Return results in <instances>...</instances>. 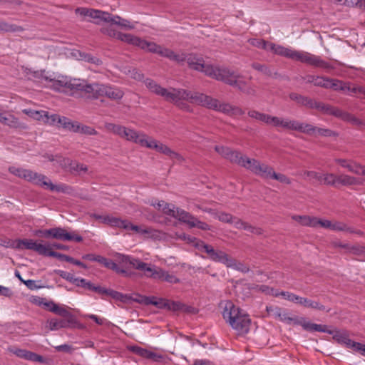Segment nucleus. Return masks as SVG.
I'll list each match as a JSON object with an SVG mask.
<instances>
[{
  "instance_id": "nucleus-45",
  "label": "nucleus",
  "mask_w": 365,
  "mask_h": 365,
  "mask_svg": "<svg viewBox=\"0 0 365 365\" xmlns=\"http://www.w3.org/2000/svg\"><path fill=\"white\" fill-rule=\"evenodd\" d=\"M289 98L297 102L298 103L302 105V106H305L308 108H309V103H311L312 102V100L311 98H309L307 97H305V96H301V95H299L297 93H292L289 95Z\"/></svg>"
},
{
  "instance_id": "nucleus-54",
  "label": "nucleus",
  "mask_w": 365,
  "mask_h": 365,
  "mask_svg": "<svg viewBox=\"0 0 365 365\" xmlns=\"http://www.w3.org/2000/svg\"><path fill=\"white\" fill-rule=\"evenodd\" d=\"M190 227H197L202 230H209L210 226L208 224L200 221L197 218L195 217L193 218L192 223L190 224Z\"/></svg>"
},
{
  "instance_id": "nucleus-18",
  "label": "nucleus",
  "mask_w": 365,
  "mask_h": 365,
  "mask_svg": "<svg viewBox=\"0 0 365 365\" xmlns=\"http://www.w3.org/2000/svg\"><path fill=\"white\" fill-rule=\"evenodd\" d=\"M52 238L63 241H76L78 242L83 240L81 236L75 232H68L65 229L61 227L53 228Z\"/></svg>"
},
{
  "instance_id": "nucleus-35",
  "label": "nucleus",
  "mask_w": 365,
  "mask_h": 365,
  "mask_svg": "<svg viewBox=\"0 0 365 365\" xmlns=\"http://www.w3.org/2000/svg\"><path fill=\"white\" fill-rule=\"evenodd\" d=\"M24 28L16 24H10L6 21H0V33L1 32H12L19 33L24 31Z\"/></svg>"
},
{
  "instance_id": "nucleus-31",
  "label": "nucleus",
  "mask_w": 365,
  "mask_h": 365,
  "mask_svg": "<svg viewBox=\"0 0 365 365\" xmlns=\"http://www.w3.org/2000/svg\"><path fill=\"white\" fill-rule=\"evenodd\" d=\"M315 217L309 215H292V219L302 226L315 227Z\"/></svg>"
},
{
  "instance_id": "nucleus-42",
  "label": "nucleus",
  "mask_w": 365,
  "mask_h": 365,
  "mask_svg": "<svg viewBox=\"0 0 365 365\" xmlns=\"http://www.w3.org/2000/svg\"><path fill=\"white\" fill-rule=\"evenodd\" d=\"M251 66L255 70L258 71L267 76H274L277 74L276 72H273L270 68L267 67L264 64L255 62L252 63Z\"/></svg>"
},
{
  "instance_id": "nucleus-49",
  "label": "nucleus",
  "mask_w": 365,
  "mask_h": 365,
  "mask_svg": "<svg viewBox=\"0 0 365 365\" xmlns=\"http://www.w3.org/2000/svg\"><path fill=\"white\" fill-rule=\"evenodd\" d=\"M330 230L334 231L353 232L351 227H348L344 222L337 221H331Z\"/></svg>"
},
{
  "instance_id": "nucleus-16",
  "label": "nucleus",
  "mask_w": 365,
  "mask_h": 365,
  "mask_svg": "<svg viewBox=\"0 0 365 365\" xmlns=\"http://www.w3.org/2000/svg\"><path fill=\"white\" fill-rule=\"evenodd\" d=\"M47 327L51 331L58 330L63 328L78 327L83 329V325L79 324L75 317L68 319H56L53 318L47 322Z\"/></svg>"
},
{
  "instance_id": "nucleus-47",
  "label": "nucleus",
  "mask_w": 365,
  "mask_h": 365,
  "mask_svg": "<svg viewBox=\"0 0 365 365\" xmlns=\"http://www.w3.org/2000/svg\"><path fill=\"white\" fill-rule=\"evenodd\" d=\"M168 299H163V298H157L155 297H150L148 301V305L152 304L155 305L158 308H165L168 307Z\"/></svg>"
},
{
  "instance_id": "nucleus-56",
  "label": "nucleus",
  "mask_w": 365,
  "mask_h": 365,
  "mask_svg": "<svg viewBox=\"0 0 365 365\" xmlns=\"http://www.w3.org/2000/svg\"><path fill=\"white\" fill-rule=\"evenodd\" d=\"M133 296L134 297L130 296V299H129V300H133L141 304L148 305L150 297L143 296L139 294H134Z\"/></svg>"
},
{
  "instance_id": "nucleus-38",
  "label": "nucleus",
  "mask_w": 365,
  "mask_h": 365,
  "mask_svg": "<svg viewBox=\"0 0 365 365\" xmlns=\"http://www.w3.org/2000/svg\"><path fill=\"white\" fill-rule=\"evenodd\" d=\"M298 324H300L304 328V329L307 331L319 332L327 331L326 327L321 324H317L309 322H299Z\"/></svg>"
},
{
  "instance_id": "nucleus-55",
  "label": "nucleus",
  "mask_w": 365,
  "mask_h": 365,
  "mask_svg": "<svg viewBox=\"0 0 365 365\" xmlns=\"http://www.w3.org/2000/svg\"><path fill=\"white\" fill-rule=\"evenodd\" d=\"M271 179H274L284 184H290L291 180L289 178H287L285 175L281 174V173H277L274 171H273L272 175L270 178Z\"/></svg>"
},
{
  "instance_id": "nucleus-25",
  "label": "nucleus",
  "mask_w": 365,
  "mask_h": 365,
  "mask_svg": "<svg viewBox=\"0 0 365 365\" xmlns=\"http://www.w3.org/2000/svg\"><path fill=\"white\" fill-rule=\"evenodd\" d=\"M94 262H98L100 264H103L105 267L112 269V270L116 272L117 273L123 274L125 276L129 275L127 270L119 267L118 264H116L115 262H113L112 260L108 259H107L104 257H102L101 255H96Z\"/></svg>"
},
{
  "instance_id": "nucleus-24",
  "label": "nucleus",
  "mask_w": 365,
  "mask_h": 365,
  "mask_svg": "<svg viewBox=\"0 0 365 365\" xmlns=\"http://www.w3.org/2000/svg\"><path fill=\"white\" fill-rule=\"evenodd\" d=\"M110 36L115 37V38L127 43L130 45L140 47V44L141 43L142 38L134 36L130 34H123L121 32H115L113 31L112 33H109Z\"/></svg>"
},
{
  "instance_id": "nucleus-46",
  "label": "nucleus",
  "mask_w": 365,
  "mask_h": 365,
  "mask_svg": "<svg viewBox=\"0 0 365 365\" xmlns=\"http://www.w3.org/2000/svg\"><path fill=\"white\" fill-rule=\"evenodd\" d=\"M248 41L252 46H253L255 47H257L258 48H262L265 51L269 50V44H270V42H269V41H266L263 39H259V38H250V39H249Z\"/></svg>"
},
{
  "instance_id": "nucleus-36",
  "label": "nucleus",
  "mask_w": 365,
  "mask_h": 365,
  "mask_svg": "<svg viewBox=\"0 0 365 365\" xmlns=\"http://www.w3.org/2000/svg\"><path fill=\"white\" fill-rule=\"evenodd\" d=\"M103 222L118 227H126L128 225L126 220H122L119 218L110 215H105Z\"/></svg>"
},
{
  "instance_id": "nucleus-60",
  "label": "nucleus",
  "mask_w": 365,
  "mask_h": 365,
  "mask_svg": "<svg viewBox=\"0 0 365 365\" xmlns=\"http://www.w3.org/2000/svg\"><path fill=\"white\" fill-rule=\"evenodd\" d=\"M77 133L91 135L96 134V131L94 128H93L90 126L81 125L80 123H79V128L78 129Z\"/></svg>"
},
{
  "instance_id": "nucleus-10",
  "label": "nucleus",
  "mask_w": 365,
  "mask_h": 365,
  "mask_svg": "<svg viewBox=\"0 0 365 365\" xmlns=\"http://www.w3.org/2000/svg\"><path fill=\"white\" fill-rule=\"evenodd\" d=\"M143 276L147 278L171 284H176L180 282V279L173 274L152 264H148Z\"/></svg>"
},
{
  "instance_id": "nucleus-26",
  "label": "nucleus",
  "mask_w": 365,
  "mask_h": 365,
  "mask_svg": "<svg viewBox=\"0 0 365 365\" xmlns=\"http://www.w3.org/2000/svg\"><path fill=\"white\" fill-rule=\"evenodd\" d=\"M61 164L63 167L68 169L71 172L76 173H86L88 170V168L84 164L79 163L76 161H73L69 158H63L61 161Z\"/></svg>"
},
{
  "instance_id": "nucleus-41",
  "label": "nucleus",
  "mask_w": 365,
  "mask_h": 365,
  "mask_svg": "<svg viewBox=\"0 0 365 365\" xmlns=\"http://www.w3.org/2000/svg\"><path fill=\"white\" fill-rule=\"evenodd\" d=\"M331 106H329L328 104H325L322 102L316 101L314 100H312L311 103H309V108H315L318 110L321 111L324 114L329 115L330 110H331Z\"/></svg>"
},
{
  "instance_id": "nucleus-30",
  "label": "nucleus",
  "mask_w": 365,
  "mask_h": 365,
  "mask_svg": "<svg viewBox=\"0 0 365 365\" xmlns=\"http://www.w3.org/2000/svg\"><path fill=\"white\" fill-rule=\"evenodd\" d=\"M362 183L358 178L346 175V174H341L338 176L337 185H341L343 186H351V185H361Z\"/></svg>"
},
{
  "instance_id": "nucleus-58",
  "label": "nucleus",
  "mask_w": 365,
  "mask_h": 365,
  "mask_svg": "<svg viewBox=\"0 0 365 365\" xmlns=\"http://www.w3.org/2000/svg\"><path fill=\"white\" fill-rule=\"evenodd\" d=\"M331 221L328 220H322L319 219L318 217H315V227H322L325 229H329L331 228Z\"/></svg>"
},
{
  "instance_id": "nucleus-50",
  "label": "nucleus",
  "mask_w": 365,
  "mask_h": 365,
  "mask_svg": "<svg viewBox=\"0 0 365 365\" xmlns=\"http://www.w3.org/2000/svg\"><path fill=\"white\" fill-rule=\"evenodd\" d=\"M61 116L53 114L51 115H48V113L46 111V116L43 117V121L44 123H47L50 125H56L58 126L59 125V118H61Z\"/></svg>"
},
{
  "instance_id": "nucleus-14",
  "label": "nucleus",
  "mask_w": 365,
  "mask_h": 365,
  "mask_svg": "<svg viewBox=\"0 0 365 365\" xmlns=\"http://www.w3.org/2000/svg\"><path fill=\"white\" fill-rule=\"evenodd\" d=\"M330 334L333 335V339L337 343L346 346L347 348L353 349L354 350L361 353L364 344L359 342H355L349 339V333L346 330L341 331H327Z\"/></svg>"
},
{
  "instance_id": "nucleus-11",
  "label": "nucleus",
  "mask_w": 365,
  "mask_h": 365,
  "mask_svg": "<svg viewBox=\"0 0 365 365\" xmlns=\"http://www.w3.org/2000/svg\"><path fill=\"white\" fill-rule=\"evenodd\" d=\"M200 251L204 252L207 255V257L215 262H219L227 265L230 255L221 250H216L212 245L205 243L203 241H197L195 244Z\"/></svg>"
},
{
  "instance_id": "nucleus-39",
  "label": "nucleus",
  "mask_w": 365,
  "mask_h": 365,
  "mask_svg": "<svg viewBox=\"0 0 365 365\" xmlns=\"http://www.w3.org/2000/svg\"><path fill=\"white\" fill-rule=\"evenodd\" d=\"M247 114L250 118L263 122L267 125H269L272 116L266 113H260L255 110H249Z\"/></svg>"
},
{
  "instance_id": "nucleus-32",
  "label": "nucleus",
  "mask_w": 365,
  "mask_h": 365,
  "mask_svg": "<svg viewBox=\"0 0 365 365\" xmlns=\"http://www.w3.org/2000/svg\"><path fill=\"white\" fill-rule=\"evenodd\" d=\"M295 123L296 125H294V131H298L314 136L317 127L311 124L304 123L298 120H296Z\"/></svg>"
},
{
  "instance_id": "nucleus-21",
  "label": "nucleus",
  "mask_w": 365,
  "mask_h": 365,
  "mask_svg": "<svg viewBox=\"0 0 365 365\" xmlns=\"http://www.w3.org/2000/svg\"><path fill=\"white\" fill-rule=\"evenodd\" d=\"M0 123L7 125L11 128L25 130L27 128V125L19 120L18 118L14 115L6 112L4 116H0Z\"/></svg>"
},
{
  "instance_id": "nucleus-40",
  "label": "nucleus",
  "mask_w": 365,
  "mask_h": 365,
  "mask_svg": "<svg viewBox=\"0 0 365 365\" xmlns=\"http://www.w3.org/2000/svg\"><path fill=\"white\" fill-rule=\"evenodd\" d=\"M22 112L30 118L39 121H43V117L46 116V111L45 110H35L26 108Z\"/></svg>"
},
{
  "instance_id": "nucleus-19",
  "label": "nucleus",
  "mask_w": 365,
  "mask_h": 365,
  "mask_svg": "<svg viewBox=\"0 0 365 365\" xmlns=\"http://www.w3.org/2000/svg\"><path fill=\"white\" fill-rule=\"evenodd\" d=\"M334 161L351 173L356 175H365V167L354 161L342 158H336Z\"/></svg>"
},
{
  "instance_id": "nucleus-29",
  "label": "nucleus",
  "mask_w": 365,
  "mask_h": 365,
  "mask_svg": "<svg viewBox=\"0 0 365 365\" xmlns=\"http://www.w3.org/2000/svg\"><path fill=\"white\" fill-rule=\"evenodd\" d=\"M174 215H175L173 216V217L176 218L179 221L187 224L189 227L190 226V224L192 223V221L194 218V216L190 213L178 207L175 208Z\"/></svg>"
},
{
  "instance_id": "nucleus-34",
  "label": "nucleus",
  "mask_w": 365,
  "mask_h": 365,
  "mask_svg": "<svg viewBox=\"0 0 365 365\" xmlns=\"http://www.w3.org/2000/svg\"><path fill=\"white\" fill-rule=\"evenodd\" d=\"M297 304L305 307L312 308L317 310H324L325 307L318 302L312 301L308 298L299 297Z\"/></svg>"
},
{
  "instance_id": "nucleus-5",
  "label": "nucleus",
  "mask_w": 365,
  "mask_h": 365,
  "mask_svg": "<svg viewBox=\"0 0 365 365\" xmlns=\"http://www.w3.org/2000/svg\"><path fill=\"white\" fill-rule=\"evenodd\" d=\"M268 51L292 60L299 61L315 67L324 68L327 72L334 68L330 63L322 59L320 56L306 51L293 50L272 42H270Z\"/></svg>"
},
{
  "instance_id": "nucleus-57",
  "label": "nucleus",
  "mask_w": 365,
  "mask_h": 365,
  "mask_svg": "<svg viewBox=\"0 0 365 365\" xmlns=\"http://www.w3.org/2000/svg\"><path fill=\"white\" fill-rule=\"evenodd\" d=\"M349 253H352L357 256H364L365 257V247L360 245H354L349 247Z\"/></svg>"
},
{
  "instance_id": "nucleus-27",
  "label": "nucleus",
  "mask_w": 365,
  "mask_h": 365,
  "mask_svg": "<svg viewBox=\"0 0 365 365\" xmlns=\"http://www.w3.org/2000/svg\"><path fill=\"white\" fill-rule=\"evenodd\" d=\"M151 205L167 215H169L170 217L175 215L174 212L176 207L175 205L172 204H169L163 200H161L158 202L152 201Z\"/></svg>"
},
{
  "instance_id": "nucleus-28",
  "label": "nucleus",
  "mask_w": 365,
  "mask_h": 365,
  "mask_svg": "<svg viewBox=\"0 0 365 365\" xmlns=\"http://www.w3.org/2000/svg\"><path fill=\"white\" fill-rule=\"evenodd\" d=\"M103 21L110 22L113 24L120 26L127 29H134V26L131 24L129 21L122 19L118 16H112L109 13H108V16H105Z\"/></svg>"
},
{
  "instance_id": "nucleus-3",
  "label": "nucleus",
  "mask_w": 365,
  "mask_h": 365,
  "mask_svg": "<svg viewBox=\"0 0 365 365\" xmlns=\"http://www.w3.org/2000/svg\"><path fill=\"white\" fill-rule=\"evenodd\" d=\"M106 128L113 134L124 138L128 141L135 143L142 147L155 150L157 152L169 156L173 160L178 161L182 160V157L178 153L172 150L166 145L148 136L145 133L137 131L130 128H127L120 125L113 123H107Z\"/></svg>"
},
{
  "instance_id": "nucleus-12",
  "label": "nucleus",
  "mask_w": 365,
  "mask_h": 365,
  "mask_svg": "<svg viewBox=\"0 0 365 365\" xmlns=\"http://www.w3.org/2000/svg\"><path fill=\"white\" fill-rule=\"evenodd\" d=\"M43 241L37 242L34 240H16L11 244V247L18 250L26 249L36 252L38 255L45 256L48 244H43Z\"/></svg>"
},
{
  "instance_id": "nucleus-44",
  "label": "nucleus",
  "mask_w": 365,
  "mask_h": 365,
  "mask_svg": "<svg viewBox=\"0 0 365 365\" xmlns=\"http://www.w3.org/2000/svg\"><path fill=\"white\" fill-rule=\"evenodd\" d=\"M106 295L110 296L113 299L118 300L122 302H126L130 299V296L128 294H124L117 291H114L112 289H107Z\"/></svg>"
},
{
  "instance_id": "nucleus-43",
  "label": "nucleus",
  "mask_w": 365,
  "mask_h": 365,
  "mask_svg": "<svg viewBox=\"0 0 365 365\" xmlns=\"http://www.w3.org/2000/svg\"><path fill=\"white\" fill-rule=\"evenodd\" d=\"M338 176L339 175L329 173L322 174V182L327 185L335 187L337 185Z\"/></svg>"
},
{
  "instance_id": "nucleus-15",
  "label": "nucleus",
  "mask_w": 365,
  "mask_h": 365,
  "mask_svg": "<svg viewBox=\"0 0 365 365\" xmlns=\"http://www.w3.org/2000/svg\"><path fill=\"white\" fill-rule=\"evenodd\" d=\"M139 48L150 53H158L161 56L168 58L171 61H173L174 57L173 56L175 55V52L173 51L162 47L161 46L158 45L154 42L147 41L144 39H142Z\"/></svg>"
},
{
  "instance_id": "nucleus-61",
  "label": "nucleus",
  "mask_w": 365,
  "mask_h": 365,
  "mask_svg": "<svg viewBox=\"0 0 365 365\" xmlns=\"http://www.w3.org/2000/svg\"><path fill=\"white\" fill-rule=\"evenodd\" d=\"M316 80L317 81L314 86L322 87L324 88H329L330 78L324 76H317Z\"/></svg>"
},
{
  "instance_id": "nucleus-2",
  "label": "nucleus",
  "mask_w": 365,
  "mask_h": 365,
  "mask_svg": "<svg viewBox=\"0 0 365 365\" xmlns=\"http://www.w3.org/2000/svg\"><path fill=\"white\" fill-rule=\"evenodd\" d=\"M173 56V61L180 65L186 62L189 68L192 70L202 72L212 78L235 87L247 95L255 96L256 94L254 86L244 81L240 74L227 67L205 63L201 54L179 52L175 53Z\"/></svg>"
},
{
  "instance_id": "nucleus-8",
  "label": "nucleus",
  "mask_w": 365,
  "mask_h": 365,
  "mask_svg": "<svg viewBox=\"0 0 365 365\" xmlns=\"http://www.w3.org/2000/svg\"><path fill=\"white\" fill-rule=\"evenodd\" d=\"M48 81V87L54 91L63 93L71 91L72 94L81 91L84 94L86 81L81 79H70L66 76H58L57 79L45 77Z\"/></svg>"
},
{
  "instance_id": "nucleus-4",
  "label": "nucleus",
  "mask_w": 365,
  "mask_h": 365,
  "mask_svg": "<svg viewBox=\"0 0 365 365\" xmlns=\"http://www.w3.org/2000/svg\"><path fill=\"white\" fill-rule=\"evenodd\" d=\"M215 150L231 163L237 164L261 178L269 179L274 171L273 168L268 165L261 163L257 160L250 158L239 151L232 150L229 148L219 145H216Z\"/></svg>"
},
{
  "instance_id": "nucleus-7",
  "label": "nucleus",
  "mask_w": 365,
  "mask_h": 365,
  "mask_svg": "<svg viewBox=\"0 0 365 365\" xmlns=\"http://www.w3.org/2000/svg\"><path fill=\"white\" fill-rule=\"evenodd\" d=\"M9 172L13 175L23 178L34 185L45 187L51 191L61 192L63 189L61 186L53 185L48 178L40 173L34 172L30 170L11 167Z\"/></svg>"
},
{
  "instance_id": "nucleus-20",
  "label": "nucleus",
  "mask_w": 365,
  "mask_h": 365,
  "mask_svg": "<svg viewBox=\"0 0 365 365\" xmlns=\"http://www.w3.org/2000/svg\"><path fill=\"white\" fill-rule=\"evenodd\" d=\"M295 122L296 120L294 119L272 115L269 125L294 131V125H296Z\"/></svg>"
},
{
  "instance_id": "nucleus-17",
  "label": "nucleus",
  "mask_w": 365,
  "mask_h": 365,
  "mask_svg": "<svg viewBox=\"0 0 365 365\" xmlns=\"http://www.w3.org/2000/svg\"><path fill=\"white\" fill-rule=\"evenodd\" d=\"M7 350L10 353L14 354L17 357L24 359L25 360H28V361H31L41 362V363L43 362V356H41L34 352H32V351H28L26 349H19V348H17L14 346H9Z\"/></svg>"
},
{
  "instance_id": "nucleus-6",
  "label": "nucleus",
  "mask_w": 365,
  "mask_h": 365,
  "mask_svg": "<svg viewBox=\"0 0 365 365\" xmlns=\"http://www.w3.org/2000/svg\"><path fill=\"white\" fill-rule=\"evenodd\" d=\"M222 316L238 334H245L250 331L251 320L249 315L232 302H225Z\"/></svg>"
},
{
  "instance_id": "nucleus-23",
  "label": "nucleus",
  "mask_w": 365,
  "mask_h": 365,
  "mask_svg": "<svg viewBox=\"0 0 365 365\" xmlns=\"http://www.w3.org/2000/svg\"><path fill=\"white\" fill-rule=\"evenodd\" d=\"M334 115L344 121L349 122L353 125H360L361 122L359 119L352 115L351 114L344 111L338 108L331 106L329 114Z\"/></svg>"
},
{
  "instance_id": "nucleus-59",
  "label": "nucleus",
  "mask_w": 365,
  "mask_h": 365,
  "mask_svg": "<svg viewBox=\"0 0 365 365\" xmlns=\"http://www.w3.org/2000/svg\"><path fill=\"white\" fill-rule=\"evenodd\" d=\"M259 290L266 294L272 295V296H275V297L279 296V292L277 290H276L272 287H269L267 285L259 286Z\"/></svg>"
},
{
  "instance_id": "nucleus-33",
  "label": "nucleus",
  "mask_w": 365,
  "mask_h": 365,
  "mask_svg": "<svg viewBox=\"0 0 365 365\" xmlns=\"http://www.w3.org/2000/svg\"><path fill=\"white\" fill-rule=\"evenodd\" d=\"M226 267L240 271L242 273H247L250 271V268L247 264L232 257H230Z\"/></svg>"
},
{
  "instance_id": "nucleus-37",
  "label": "nucleus",
  "mask_w": 365,
  "mask_h": 365,
  "mask_svg": "<svg viewBox=\"0 0 365 365\" xmlns=\"http://www.w3.org/2000/svg\"><path fill=\"white\" fill-rule=\"evenodd\" d=\"M329 88H332L335 91L346 92V90L350 89V83H345L339 80L330 78Z\"/></svg>"
},
{
  "instance_id": "nucleus-13",
  "label": "nucleus",
  "mask_w": 365,
  "mask_h": 365,
  "mask_svg": "<svg viewBox=\"0 0 365 365\" xmlns=\"http://www.w3.org/2000/svg\"><path fill=\"white\" fill-rule=\"evenodd\" d=\"M115 263L121 264L125 268H133L142 272L143 276L145 274V269L148 263H145L138 258L129 255H125L120 253H116L114 255Z\"/></svg>"
},
{
  "instance_id": "nucleus-22",
  "label": "nucleus",
  "mask_w": 365,
  "mask_h": 365,
  "mask_svg": "<svg viewBox=\"0 0 365 365\" xmlns=\"http://www.w3.org/2000/svg\"><path fill=\"white\" fill-rule=\"evenodd\" d=\"M76 12L81 16H89L95 19V23L98 24L101 21H103L105 16H108V12L86 8H78L76 9Z\"/></svg>"
},
{
  "instance_id": "nucleus-53",
  "label": "nucleus",
  "mask_w": 365,
  "mask_h": 365,
  "mask_svg": "<svg viewBox=\"0 0 365 365\" xmlns=\"http://www.w3.org/2000/svg\"><path fill=\"white\" fill-rule=\"evenodd\" d=\"M130 350L133 351V353L138 354V356L143 357L145 359H148L149 356L150 351L149 350L138 346H133L130 347Z\"/></svg>"
},
{
  "instance_id": "nucleus-63",
  "label": "nucleus",
  "mask_w": 365,
  "mask_h": 365,
  "mask_svg": "<svg viewBox=\"0 0 365 365\" xmlns=\"http://www.w3.org/2000/svg\"><path fill=\"white\" fill-rule=\"evenodd\" d=\"M334 135V132L329 129H325V128H316V132L314 136H332Z\"/></svg>"
},
{
  "instance_id": "nucleus-51",
  "label": "nucleus",
  "mask_w": 365,
  "mask_h": 365,
  "mask_svg": "<svg viewBox=\"0 0 365 365\" xmlns=\"http://www.w3.org/2000/svg\"><path fill=\"white\" fill-rule=\"evenodd\" d=\"M53 313L58 314V315L63 317L64 319H70V317H75L66 309H65L64 307L58 306L57 304H56V307H55V308L53 309Z\"/></svg>"
},
{
  "instance_id": "nucleus-52",
  "label": "nucleus",
  "mask_w": 365,
  "mask_h": 365,
  "mask_svg": "<svg viewBox=\"0 0 365 365\" xmlns=\"http://www.w3.org/2000/svg\"><path fill=\"white\" fill-rule=\"evenodd\" d=\"M304 178H309V180L314 179L319 182H322V174L315 172V171H303L300 174Z\"/></svg>"
},
{
  "instance_id": "nucleus-9",
  "label": "nucleus",
  "mask_w": 365,
  "mask_h": 365,
  "mask_svg": "<svg viewBox=\"0 0 365 365\" xmlns=\"http://www.w3.org/2000/svg\"><path fill=\"white\" fill-rule=\"evenodd\" d=\"M123 92L115 87L107 85L86 83L84 95L88 98H98L106 96L112 100H120L123 96Z\"/></svg>"
},
{
  "instance_id": "nucleus-62",
  "label": "nucleus",
  "mask_w": 365,
  "mask_h": 365,
  "mask_svg": "<svg viewBox=\"0 0 365 365\" xmlns=\"http://www.w3.org/2000/svg\"><path fill=\"white\" fill-rule=\"evenodd\" d=\"M266 309L269 315L275 318H279L282 311L283 310L282 308L278 307H267Z\"/></svg>"
},
{
  "instance_id": "nucleus-48",
  "label": "nucleus",
  "mask_w": 365,
  "mask_h": 365,
  "mask_svg": "<svg viewBox=\"0 0 365 365\" xmlns=\"http://www.w3.org/2000/svg\"><path fill=\"white\" fill-rule=\"evenodd\" d=\"M45 256L56 257L60 260L66 262H68V259H69V256L51 250V245L49 243L48 244V248L46 250Z\"/></svg>"
},
{
  "instance_id": "nucleus-64",
  "label": "nucleus",
  "mask_w": 365,
  "mask_h": 365,
  "mask_svg": "<svg viewBox=\"0 0 365 365\" xmlns=\"http://www.w3.org/2000/svg\"><path fill=\"white\" fill-rule=\"evenodd\" d=\"M279 295L282 296L284 299H286L290 302H292L294 303H296V304H297V300L299 297L298 295H296V294L289 292H279Z\"/></svg>"
},
{
  "instance_id": "nucleus-1",
  "label": "nucleus",
  "mask_w": 365,
  "mask_h": 365,
  "mask_svg": "<svg viewBox=\"0 0 365 365\" xmlns=\"http://www.w3.org/2000/svg\"><path fill=\"white\" fill-rule=\"evenodd\" d=\"M146 87L153 93L163 97L166 101L174 103L181 110L191 111L190 106L185 101L221 112L231 117L242 115L244 110L228 103H222L216 98L199 92H191L182 88H165L152 79L145 81Z\"/></svg>"
}]
</instances>
